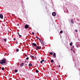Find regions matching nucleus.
Masks as SVG:
<instances>
[{"instance_id": "1", "label": "nucleus", "mask_w": 80, "mask_h": 80, "mask_svg": "<svg viewBox=\"0 0 80 80\" xmlns=\"http://www.w3.org/2000/svg\"><path fill=\"white\" fill-rule=\"evenodd\" d=\"M6 63V61L5 59H3V60L2 59L0 60V63L1 65H3V63Z\"/></svg>"}, {"instance_id": "2", "label": "nucleus", "mask_w": 80, "mask_h": 80, "mask_svg": "<svg viewBox=\"0 0 80 80\" xmlns=\"http://www.w3.org/2000/svg\"><path fill=\"white\" fill-rule=\"evenodd\" d=\"M41 47L39 46H37L36 47V50H38V49H41Z\"/></svg>"}, {"instance_id": "3", "label": "nucleus", "mask_w": 80, "mask_h": 80, "mask_svg": "<svg viewBox=\"0 0 80 80\" xmlns=\"http://www.w3.org/2000/svg\"><path fill=\"white\" fill-rule=\"evenodd\" d=\"M52 16H53L54 17H55V16H56V13L55 12H53L52 13Z\"/></svg>"}, {"instance_id": "4", "label": "nucleus", "mask_w": 80, "mask_h": 80, "mask_svg": "<svg viewBox=\"0 0 80 80\" xmlns=\"http://www.w3.org/2000/svg\"><path fill=\"white\" fill-rule=\"evenodd\" d=\"M40 42L42 44V45H45V43H44V42H43V41H40Z\"/></svg>"}, {"instance_id": "5", "label": "nucleus", "mask_w": 80, "mask_h": 80, "mask_svg": "<svg viewBox=\"0 0 80 80\" xmlns=\"http://www.w3.org/2000/svg\"><path fill=\"white\" fill-rule=\"evenodd\" d=\"M0 18H2V19H3V16L2 14H0Z\"/></svg>"}, {"instance_id": "6", "label": "nucleus", "mask_w": 80, "mask_h": 80, "mask_svg": "<svg viewBox=\"0 0 80 80\" xmlns=\"http://www.w3.org/2000/svg\"><path fill=\"white\" fill-rule=\"evenodd\" d=\"M29 27V26H28V25H26L25 26V28H28Z\"/></svg>"}, {"instance_id": "7", "label": "nucleus", "mask_w": 80, "mask_h": 80, "mask_svg": "<svg viewBox=\"0 0 80 80\" xmlns=\"http://www.w3.org/2000/svg\"><path fill=\"white\" fill-rule=\"evenodd\" d=\"M24 65V63H22L21 64H20V66L21 67H23Z\"/></svg>"}, {"instance_id": "8", "label": "nucleus", "mask_w": 80, "mask_h": 80, "mask_svg": "<svg viewBox=\"0 0 80 80\" xmlns=\"http://www.w3.org/2000/svg\"><path fill=\"white\" fill-rule=\"evenodd\" d=\"M32 45H33L34 47H36L37 46V44H35V43H32Z\"/></svg>"}, {"instance_id": "9", "label": "nucleus", "mask_w": 80, "mask_h": 80, "mask_svg": "<svg viewBox=\"0 0 80 80\" xmlns=\"http://www.w3.org/2000/svg\"><path fill=\"white\" fill-rule=\"evenodd\" d=\"M53 55L54 58H55L56 57V53H54V54Z\"/></svg>"}, {"instance_id": "10", "label": "nucleus", "mask_w": 80, "mask_h": 80, "mask_svg": "<svg viewBox=\"0 0 80 80\" xmlns=\"http://www.w3.org/2000/svg\"><path fill=\"white\" fill-rule=\"evenodd\" d=\"M71 22L72 23H73V19H71Z\"/></svg>"}, {"instance_id": "11", "label": "nucleus", "mask_w": 80, "mask_h": 80, "mask_svg": "<svg viewBox=\"0 0 80 80\" xmlns=\"http://www.w3.org/2000/svg\"><path fill=\"white\" fill-rule=\"evenodd\" d=\"M29 67H32V64H31V63L29 64Z\"/></svg>"}, {"instance_id": "12", "label": "nucleus", "mask_w": 80, "mask_h": 80, "mask_svg": "<svg viewBox=\"0 0 80 80\" xmlns=\"http://www.w3.org/2000/svg\"><path fill=\"white\" fill-rule=\"evenodd\" d=\"M3 40H4V41L5 42H7V39H3Z\"/></svg>"}, {"instance_id": "13", "label": "nucleus", "mask_w": 80, "mask_h": 80, "mask_svg": "<svg viewBox=\"0 0 80 80\" xmlns=\"http://www.w3.org/2000/svg\"><path fill=\"white\" fill-rule=\"evenodd\" d=\"M14 72H15L16 73H17V72H18V70H17V69H15V70H14Z\"/></svg>"}, {"instance_id": "14", "label": "nucleus", "mask_w": 80, "mask_h": 80, "mask_svg": "<svg viewBox=\"0 0 80 80\" xmlns=\"http://www.w3.org/2000/svg\"><path fill=\"white\" fill-rule=\"evenodd\" d=\"M54 61L53 60H51V63H53Z\"/></svg>"}, {"instance_id": "15", "label": "nucleus", "mask_w": 80, "mask_h": 80, "mask_svg": "<svg viewBox=\"0 0 80 80\" xmlns=\"http://www.w3.org/2000/svg\"><path fill=\"white\" fill-rule=\"evenodd\" d=\"M72 44H73V42H71L70 43V46H72Z\"/></svg>"}, {"instance_id": "16", "label": "nucleus", "mask_w": 80, "mask_h": 80, "mask_svg": "<svg viewBox=\"0 0 80 80\" xmlns=\"http://www.w3.org/2000/svg\"><path fill=\"white\" fill-rule=\"evenodd\" d=\"M50 55H53V53L52 52H50Z\"/></svg>"}, {"instance_id": "17", "label": "nucleus", "mask_w": 80, "mask_h": 80, "mask_svg": "<svg viewBox=\"0 0 80 80\" xmlns=\"http://www.w3.org/2000/svg\"><path fill=\"white\" fill-rule=\"evenodd\" d=\"M36 73H38V72H39L38 70H36Z\"/></svg>"}, {"instance_id": "18", "label": "nucleus", "mask_w": 80, "mask_h": 80, "mask_svg": "<svg viewBox=\"0 0 80 80\" xmlns=\"http://www.w3.org/2000/svg\"><path fill=\"white\" fill-rule=\"evenodd\" d=\"M31 57H32V58H34V57L33 56H32V55H31Z\"/></svg>"}, {"instance_id": "19", "label": "nucleus", "mask_w": 80, "mask_h": 80, "mask_svg": "<svg viewBox=\"0 0 80 80\" xmlns=\"http://www.w3.org/2000/svg\"><path fill=\"white\" fill-rule=\"evenodd\" d=\"M16 52H18V51H19V49H17L16 50Z\"/></svg>"}, {"instance_id": "20", "label": "nucleus", "mask_w": 80, "mask_h": 80, "mask_svg": "<svg viewBox=\"0 0 80 80\" xmlns=\"http://www.w3.org/2000/svg\"><path fill=\"white\" fill-rule=\"evenodd\" d=\"M60 33H63V31H60Z\"/></svg>"}, {"instance_id": "21", "label": "nucleus", "mask_w": 80, "mask_h": 80, "mask_svg": "<svg viewBox=\"0 0 80 80\" xmlns=\"http://www.w3.org/2000/svg\"><path fill=\"white\" fill-rule=\"evenodd\" d=\"M4 68H2V70H4Z\"/></svg>"}, {"instance_id": "22", "label": "nucleus", "mask_w": 80, "mask_h": 80, "mask_svg": "<svg viewBox=\"0 0 80 80\" xmlns=\"http://www.w3.org/2000/svg\"><path fill=\"white\" fill-rule=\"evenodd\" d=\"M32 34L33 35H35V33H34V32H32Z\"/></svg>"}, {"instance_id": "23", "label": "nucleus", "mask_w": 80, "mask_h": 80, "mask_svg": "<svg viewBox=\"0 0 80 80\" xmlns=\"http://www.w3.org/2000/svg\"><path fill=\"white\" fill-rule=\"evenodd\" d=\"M27 65H28V62H26V63L25 64V65L27 66Z\"/></svg>"}, {"instance_id": "24", "label": "nucleus", "mask_w": 80, "mask_h": 80, "mask_svg": "<svg viewBox=\"0 0 80 80\" xmlns=\"http://www.w3.org/2000/svg\"><path fill=\"white\" fill-rule=\"evenodd\" d=\"M38 39L40 41H40H42V40H41L40 39V38H39Z\"/></svg>"}, {"instance_id": "25", "label": "nucleus", "mask_w": 80, "mask_h": 80, "mask_svg": "<svg viewBox=\"0 0 80 80\" xmlns=\"http://www.w3.org/2000/svg\"><path fill=\"white\" fill-rule=\"evenodd\" d=\"M28 59H29V58L28 57L26 58V60H28Z\"/></svg>"}, {"instance_id": "26", "label": "nucleus", "mask_w": 80, "mask_h": 80, "mask_svg": "<svg viewBox=\"0 0 80 80\" xmlns=\"http://www.w3.org/2000/svg\"><path fill=\"white\" fill-rule=\"evenodd\" d=\"M36 38H37L38 39H39V38L38 37L36 36Z\"/></svg>"}, {"instance_id": "27", "label": "nucleus", "mask_w": 80, "mask_h": 80, "mask_svg": "<svg viewBox=\"0 0 80 80\" xmlns=\"http://www.w3.org/2000/svg\"><path fill=\"white\" fill-rule=\"evenodd\" d=\"M73 52H74V53H75V51L74 50H73Z\"/></svg>"}, {"instance_id": "28", "label": "nucleus", "mask_w": 80, "mask_h": 80, "mask_svg": "<svg viewBox=\"0 0 80 80\" xmlns=\"http://www.w3.org/2000/svg\"><path fill=\"white\" fill-rule=\"evenodd\" d=\"M77 31H78V30H77V29L75 30V32H77Z\"/></svg>"}, {"instance_id": "29", "label": "nucleus", "mask_w": 80, "mask_h": 80, "mask_svg": "<svg viewBox=\"0 0 80 80\" xmlns=\"http://www.w3.org/2000/svg\"><path fill=\"white\" fill-rule=\"evenodd\" d=\"M19 35V37H22V35H21L20 34Z\"/></svg>"}, {"instance_id": "30", "label": "nucleus", "mask_w": 80, "mask_h": 80, "mask_svg": "<svg viewBox=\"0 0 80 80\" xmlns=\"http://www.w3.org/2000/svg\"><path fill=\"white\" fill-rule=\"evenodd\" d=\"M40 63H42V61H40Z\"/></svg>"}, {"instance_id": "31", "label": "nucleus", "mask_w": 80, "mask_h": 80, "mask_svg": "<svg viewBox=\"0 0 80 80\" xmlns=\"http://www.w3.org/2000/svg\"><path fill=\"white\" fill-rule=\"evenodd\" d=\"M18 35H20V34H19V32H18Z\"/></svg>"}, {"instance_id": "32", "label": "nucleus", "mask_w": 80, "mask_h": 80, "mask_svg": "<svg viewBox=\"0 0 80 80\" xmlns=\"http://www.w3.org/2000/svg\"><path fill=\"white\" fill-rule=\"evenodd\" d=\"M26 57H28V55H26Z\"/></svg>"}, {"instance_id": "33", "label": "nucleus", "mask_w": 80, "mask_h": 80, "mask_svg": "<svg viewBox=\"0 0 80 80\" xmlns=\"http://www.w3.org/2000/svg\"><path fill=\"white\" fill-rule=\"evenodd\" d=\"M44 61V60H42V62H43Z\"/></svg>"}, {"instance_id": "34", "label": "nucleus", "mask_w": 80, "mask_h": 80, "mask_svg": "<svg viewBox=\"0 0 80 80\" xmlns=\"http://www.w3.org/2000/svg\"><path fill=\"white\" fill-rule=\"evenodd\" d=\"M13 40H15V38H14Z\"/></svg>"}, {"instance_id": "35", "label": "nucleus", "mask_w": 80, "mask_h": 80, "mask_svg": "<svg viewBox=\"0 0 80 80\" xmlns=\"http://www.w3.org/2000/svg\"><path fill=\"white\" fill-rule=\"evenodd\" d=\"M16 44H17V43H18V42H16Z\"/></svg>"}, {"instance_id": "36", "label": "nucleus", "mask_w": 80, "mask_h": 80, "mask_svg": "<svg viewBox=\"0 0 80 80\" xmlns=\"http://www.w3.org/2000/svg\"><path fill=\"white\" fill-rule=\"evenodd\" d=\"M71 51H72V50H73V49L72 48V49H71Z\"/></svg>"}, {"instance_id": "37", "label": "nucleus", "mask_w": 80, "mask_h": 80, "mask_svg": "<svg viewBox=\"0 0 80 80\" xmlns=\"http://www.w3.org/2000/svg\"><path fill=\"white\" fill-rule=\"evenodd\" d=\"M17 25H18V26H19V24H17Z\"/></svg>"}, {"instance_id": "38", "label": "nucleus", "mask_w": 80, "mask_h": 80, "mask_svg": "<svg viewBox=\"0 0 80 80\" xmlns=\"http://www.w3.org/2000/svg\"><path fill=\"white\" fill-rule=\"evenodd\" d=\"M58 67H60V65L58 66Z\"/></svg>"}, {"instance_id": "39", "label": "nucleus", "mask_w": 80, "mask_h": 80, "mask_svg": "<svg viewBox=\"0 0 80 80\" xmlns=\"http://www.w3.org/2000/svg\"><path fill=\"white\" fill-rule=\"evenodd\" d=\"M72 47H73V48H74V46H73Z\"/></svg>"}, {"instance_id": "40", "label": "nucleus", "mask_w": 80, "mask_h": 80, "mask_svg": "<svg viewBox=\"0 0 80 80\" xmlns=\"http://www.w3.org/2000/svg\"><path fill=\"white\" fill-rule=\"evenodd\" d=\"M67 10L68 12V9H67Z\"/></svg>"}, {"instance_id": "41", "label": "nucleus", "mask_w": 80, "mask_h": 80, "mask_svg": "<svg viewBox=\"0 0 80 80\" xmlns=\"http://www.w3.org/2000/svg\"><path fill=\"white\" fill-rule=\"evenodd\" d=\"M77 47H78V45H77Z\"/></svg>"}, {"instance_id": "42", "label": "nucleus", "mask_w": 80, "mask_h": 80, "mask_svg": "<svg viewBox=\"0 0 80 80\" xmlns=\"http://www.w3.org/2000/svg\"><path fill=\"white\" fill-rule=\"evenodd\" d=\"M64 12H65V11Z\"/></svg>"}]
</instances>
